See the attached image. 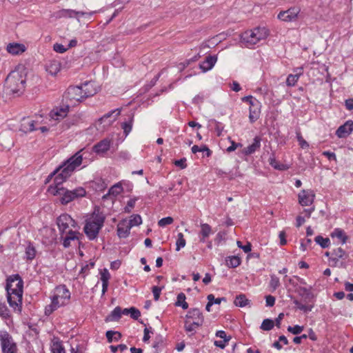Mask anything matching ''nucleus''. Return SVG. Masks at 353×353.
Here are the masks:
<instances>
[{"label": "nucleus", "instance_id": "obj_1", "mask_svg": "<svg viewBox=\"0 0 353 353\" xmlns=\"http://www.w3.org/2000/svg\"><path fill=\"white\" fill-rule=\"evenodd\" d=\"M98 91L99 87L93 81L85 82L81 85L70 86L63 94L62 103L70 107L73 106L88 97L94 96Z\"/></svg>", "mask_w": 353, "mask_h": 353}, {"label": "nucleus", "instance_id": "obj_2", "mask_svg": "<svg viewBox=\"0 0 353 353\" xmlns=\"http://www.w3.org/2000/svg\"><path fill=\"white\" fill-rule=\"evenodd\" d=\"M6 290L9 305L14 312L21 313L23 292V281L19 274L9 276L6 280Z\"/></svg>", "mask_w": 353, "mask_h": 353}, {"label": "nucleus", "instance_id": "obj_3", "mask_svg": "<svg viewBox=\"0 0 353 353\" xmlns=\"http://www.w3.org/2000/svg\"><path fill=\"white\" fill-rule=\"evenodd\" d=\"M80 152V151L77 152L65 162L63 165L59 166L49 175V177H53L56 175L54 178V185H50V187H62V183L71 175L72 172L77 167L81 164L83 158Z\"/></svg>", "mask_w": 353, "mask_h": 353}, {"label": "nucleus", "instance_id": "obj_4", "mask_svg": "<svg viewBox=\"0 0 353 353\" xmlns=\"http://www.w3.org/2000/svg\"><path fill=\"white\" fill-rule=\"evenodd\" d=\"M26 75V68H15L14 70L11 71L5 82L7 93L18 96L22 94L25 89Z\"/></svg>", "mask_w": 353, "mask_h": 353}, {"label": "nucleus", "instance_id": "obj_5", "mask_svg": "<svg viewBox=\"0 0 353 353\" xmlns=\"http://www.w3.org/2000/svg\"><path fill=\"white\" fill-rule=\"evenodd\" d=\"M104 214L99 208H95L90 218L86 221L84 226V232L90 240L94 239L105 221Z\"/></svg>", "mask_w": 353, "mask_h": 353}, {"label": "nucleus", "instance_id": "obj_6", "mask_svg": "<svg viewBox=\"0 0 353 353\" xmlns=\"http://www.w3.org/2000/svg\"><path fill=\"white\" fill-rule=\"evenodd\" d=\"M269 35V30L265 27H257L249 30L241 35V43L247 48H252L261 40L265 39Z\"/></svg>", "mask_w": 353, "mask_h": 353}, {"label": "nucleus", "instance_id": "obj_7", "mask_svg": "<svg viewBox=\"0 0 353 353\" xmlns=\"http://www.w3.org/2000/svg\"><path fill=\"white\" fill-rule=\"evenodd\" d=\"M48 192L54 196H60L62 204H67L70 201L85 195V190L83 188H78L73 190H68L63 187H49Z\"/></svg>", "mask_w": 353, "mask_h": 353}, {"label": "nucleus", "instance_id": "obj_8", "mask_svg": "<svg viewBox=\"0 0 353 353\" xmlns=\"http://www.w3.org/2000/svg\"><path fill=\"white\" fill-rule=\"evenodd\" d=\"M70 299V292L65 285H59L56 288L52 298V303L46 307V313H52L58 307L65 305Z\"/></svg>", "mask_w": 353, "mask_h": 353}, {"label": "nucleus", "instance_id": "obj_9", "mask_svg": "<svg viewBox=\"0 0 353 353\" xmlns=\"http://www.w3.org/2000/svg\"><path fill=\"white\" fill-rule=\"evenodd\" d=\"M2 353H17V346L12 336L6 331H0Z\"/></svg>", "mask_w": 353, "mask_h": 353}, {"label": "nucleus", "instance_id": "obj_10", "mask_svg": "<svg viewBox=\"0 0 353 353\" xmlns=\"http://www.w3.org/2000/svg\"><path fill=\"white\" fill-rule=\"evenodd\" d=\"M57 223L59 231L62 234L67 233L68 230H72V228H75L76 226L75 221L67 214H63L59 216L57 219Z\"/></svg>", "mask_w": 353, "mask_h": 353}, {"label": "nucleus", "instance_id": "obj_11", "mask_svg": "<svg viewBox=\"0 0 353 353\" xmlns=\"http://www.w3.org/2000/svg\"><path fill=\"white\" fill-rule=\"evenodd\" d=\"M299 12V8L295 7L291 8L287 10L280 12L277 17L283 21L291 22L297 19Z\"/></svg>", "mask_w": 353, "mask_h": 353}, {"label": "nucleus", "instance_id": "obj_12", "mask_svg": "<svg viewBox=\"0 0 353 353\" xmlns=\"http://www.w3.org/2000/svg\"><path fill=\"white\" fill-rule=\"evenodd\" d=\"M299 202L302 206H308L313 203L315 194L312 190H303L299 195Z\"/></svg>", "mask_w": 353, "mask_h": 353}, {"label": "nucleus", "instance_id": "obj_13", "mask_svg": "<svg viewBox=\"0 0 353 353\" xmlns=\"http://www.w3.org/2000/svg\"><path fill=\"white\" fill-rule=\"evenodd\" d=\"M69 108L70 106L68 105L63 103V105L57 107L50 111V117L53 120L60 121L68 115Z\"/></svg>", "mask_w": 353, "mask_h": 353}, {"label": "nucleus", "instance_id": "obj_14", "mask_svg": "<svg viewBox=\"0 0 353 353\" xmlns=\"http://www.w3.org/2000/svg\"><path fill=\"white\" fill-rule=\"evenodd\" d=\"M186 320L193 321L194 325H202L204 321V318L202 313L197 308H193L188 311L185 316Z\"/></svg>", "mask_w": 353, "mask_h": 353}, {"label": "nucleus", "instance_id": "obj_15", "mask_svg": "<svg viewBox=\"0 0 353 353\" xmlns=\"http://www.w3.org/2000/svg\"><path fill=\"white\" fill-rule=\"evenodd\" d=\"M348 254L341 248H337L331 252L330 262L332 263L331 265L336 267L339 265V259H345Z\"/></svg>", "mask_w": 353, "mask_h": 353}, {"label": "nucleus", "instance_id": "obj_16", "mask_svg": "<svg viewBox=\"0 0 353 353\" xmlns=\"http://www.w3.org/2000/svg\"><path fill=\"white\" fill-rule=\"evenodd\" d=\"M353 131V121H347L336 130V134L339 138H345Z\"/></svg>", "mask_w": 353, "mask_h": 353}, {"label": "nucleus", "instance_id": "obj_17", "mask_svg": "<svg viewBox=\"0 0 353 353\" xmlns=\"http://www.w3.org/2000/svg\"><path fill=\"white\" fill-rule=\"evenodd\" d=\"M111 141L108 139H104L95 144L92 150L98 154H104L110 148Z\"/></svg>", "mask_w": 353, "mask_h": 353}, {"label": "nucleus", "instance_id": "obj_18", "mask_svg": "<svg viewBox=\"0 0 353 353\" xmlns=\"http://www.w3.org/2000/svg\"><path fill=\"white\" fill-rule=\"evenodd\" d=\"M132 227L127 219L121 221L117 225V234L120 238H126L130 234Z\"/></svg>", "mask_w": 353, "mask_h": 353}, {"label": "nucleus", "instance_id": "obj_19", "mask_svg": "<svg viewBox=\"0 0 353 353\" xmlns=\"http://www.w3.org/2000/svg\"><path fill=\"white\" fill-rule=\"evenodd\" d=\"M7 52L12 55L21 54L26 50V47L24 44L19 43H10L6 46Z\"/></svg>", "mask_w": 353, "mask_h": 353}, {"label": "nucleus", "instance_id": "obj_20", "mask_svg": "<svg viewBox=\"0 0 353 353\" xmlns=\"http://www.w3.org/2000/svg\"><path fill=\"white\" fill-rule=\"evenodd\" d=\"M37 122L29 118H23L21 121L20 130L27 133L36 130Z\"/></svg>", "mask_w": 353, "mask_h": 353}, {"label": "nucleus", "instance_id": "obj_21", "mask_svg": "<svg viewBox=\"0 0 353 353\" xmlns=\"http://www.w3.org/2000/svg\"><path fill=\"white\" fill-rule=\"evenodd\" d=\"M261 146V139L256 137L253 143L243 150V153L245 155H250L254 153Z\"/></svg>", "mask_w": 353, "mask_h": 353}, {"label": "nucleus", "instance_id": "obj_22", "mask_svg": "<svg viewBox=\"0 0 353 353\" xmlns=\"http://www.w3.org/2000/svg\"><path fill=\"white\" fill-rule=\"evenodd\" d=\"M199 232L200 242H205V239L212 233L211 226L208 223H201Z\"/></svg>", "mask_w": 353, "mask_h": 353}, {"label": "nucleus", "instance_id": "obj_23", "mask_svg": "<svg viewBox=\"0 0 353 353\" xmlns=\"http://www.w3.org/2000/svg\"><path fill=\"white\" fill-rule=\"evenodd\" d=\"M110 279V274L107 269H103L101 271V280L102 281V294H104L108 288L109 279Z\"/></svg>", "mask_w": 353, "mask_h": 353}, {"label": "nucleus", "instance_id": "obj_24", "mask_svg": "<svg viewBox=\"0 0 353 353\" xmlns=\"http://www.w3.org/2000/svg\"><path fill=\"white\" fill-rule=\"evenodd\" d=\"M63 12L64 16H68L69 17H91L94 14V12H84L73 10H64Z\"/></svg>", "mask_w": 353, "mask_h": 353}, {"label": "nucleus", "instance_id": "obj_25", "mask_svg": "<svg viewBox=\"0 0 353 353\" xmlns=\"http://www.w3.org/2000/svg\"><path fill=\"white\" fill-rule=\"evenodd\" d=\"M65 236L61 234V238L63 239V245L65 248H68L70 245V241L77 239V232L72 230H68L67 233H65Z\"/></svg>", "mask_w": 353, "mask_h": 353}, {"label": "nucleus", "instance_id": "obj_26", "mask_svg": "<svg viewBox=\"0 0 353 353\" xmlns=\"http://www.w3.org/2000/svg\"><path fill=\"white\" fill-rule=\"evenodd\" d=\"M50 348L52 353H65L62 343L57 338L52 341Z\"/></svg>", "mask_w": 353, "mask_h": 353}, {"label": "nucleus", "instance_id": "obj_27", "mask_svg": "<svg viewBox=\"0 0 353 353\" xmlns=\"http://www.w3.org/2000/svg\"><path fill=\"white\" fill-rule=\"evenodd\" d=\"M250 301L247 299L246 296L243 294H241L236 296L234 304L240 307H243L246 305H250Z\"/></svg>", "mask_w": 353, "mask_h": 353}, {"label": "nucleus", "instance_id": "obj_28", "mask_svg": "<svg viewBox=\"0 0 353 353\" xmlns=\"http://www.w3.org/2000/svg\"><path fill=\"white\" fill-rule=\"evenodd\" d=\"M122 191L123 188L121 185L119 183H117L110 188L108 194L103 196V199H106L110 195L116 196L119 195Z\"/></svg>", "mask_w": 353, "mask_h": 353}, {"label": "nucleus", "instance_id": "obj_29", "mask_svg": "<svg viewBox=\"0 0 353 353\" xmlns=\"http://www.w3.org/2000/svg\"><path fill=\"white\" fill-rule=\"evenodd\" d=\"M332 237H336L341 241L343 244L345 243L347 240V236L344 231L340 228H336L332 233Z\"/></svg>", "mask_w": 353, "mask_h": 353}, {"label": "nucleus", "instance_id": "obj_30", "mask_svg": "<svg viewBox=\"0 0 353 353\" xmlns=\"http://www.w3.org/2000/svg\"><path fill=\"white\" fill-rule=\"evenodd\" d=\"M105 336L109 343H112L113 341H118L121 338V334L119 332L112 330L107 331Z\"/></svg>", "mask_w": 353, "mask_h": 353}, {"label": "nucleus", "instance_id": "obj_31", "mask_svg": "<svg viewBox=\"0 0 353 353\" xmlns=\"http://www.w3.org/2000/svg\"><path fill=\"white\" fill-rule=\"evenodd\" d=\"M241 264V259L239 256H232L226 259V265L229 268H236Z\"/></svg>", "mask_w": 353, "mask_h": 353}, {"label": "nucleus", "instance_id": "obj_32", "mask_svg": "<svg viewBox=\"0 0 353 353\" xmlns=\"http://www.w3.org/2000/svg\"><path fill=\"white\" fill-rule=\"evenodd\" d=\"M185 295L183 293H179L177 296V300L175 303L176 306H181L183 310L188 308V304L185 301Z\"/></svg>", "mask_w": 353, "mask_h": 353}, {"label": "nucleus", "instance_id": "obj_33", "mask_svg": "<svg viewBox=\"0 0 353 353\" xmlns=\"http://www.w3.org/2000/svg\"><path fill=\"white\" fill-rule=\"evenodd\" d=\"M201 326V325H193V321L190 320H185L184 323V328L185 331L192 334H194L196 332V330Z\"/></svg>", "mask_w": 353, "mask_h": 353}, {"label": "nucleus", "instance_id": "obj_34", "mask_svg": "<svg viewBox=\"0 0 353 353\" xmlns=\"http://www.w3.org/2000/svg\"><path fill=\"white\" fill-rule=\"evenodd\" d=\"M315 242L320 245L321 248H326L330 245V241L328 238H323L322 236H316L314 239Z\"/></svg>", "mask_w": 353, "mask_h": 353}, {"label": "nucleus", "instance_id": "obj_35", "mask_svg": "<svg viewBox=\"0 0 353 353\" xmlns=\"http://www.w3.org/2000/svg\"><path fill=\"white\" fill-rule=\"evenodd\" d=\"M274 326V322L270 319H264L262 322L260 328L264 331L271 330Z\"/></svg>", "mask_w": 353, "mask_h": 353}, {"label": "nucleus", "instance_id": "obj_36", "mask_svg": "<svg viewBox=\"0 0 353 353\" xmlns=\"http://www.w3.org/2000/svg\"><path fill=\"white\" fill-rule=\"evenodd\" d=\"M132 122L133 115L130 116L128 121L122 123L121 127L122 129L123 130L125 136H127L130 132L132 127Z\"/></svg>", "mask_w": 353, "mask_h": 353}, {"label": "nucleus", "instance_id": "obj_37", "mask_svg": "<svg viewBox=\"0 0 353 353\" xmlns=\"http://www.w3.org/2000/svg\"><path fill=\"white\" fill-rule=\"evenodd\" d=\"M252 107L250 105L249 119L251 123H254L259 118L260 110L257 108L252 109Z\"/></svg>", "mask_w": 353, "mask_h": 353}, {"label": "nucleus", "instance_id": "obj_38", "mask_svg": "<svg viewBox=\"0 0 353 353\" xmlns=\"http://www.w3.org/2000/svg\"><path fill=\"white\" fill-rule=\"evenodd\" d=\"M36 250L30 243L26 248V256L28 260H32L35 257Z\"/></svg>", "mask_w": 353, "mask_h": 353}, {"label": "nucleus", "instance_id": "obj_39", "mask_svg": "<svg viewBox=\"0 0 353 353\" xmlns=\"http://www.w3.org/2000/svg\"><path fill=\"white\" fill-rule=\"evenodd\" d=\"M301 72L296 73L295 74H290L288 75L287 80H286V84L288 86H294L296 83L297 82Z\"/></svg>", "mask_w": 353, "mask_h": 353}, {"label": "nucleus", "instance_id": "obj_40", "mask_svg": "<svg viewBox=\"0 0 353 353\" xmlns=\"http://www.w3.org/2000/svg\"><path fill=\"white\" fill-rule=\"evenodd\" d=\"M217 61V56L214 55H208L205 57L204 61H203V64H206L207 66H214Z\"/></svg>", "mask_w": 353, "mask_h": 353}, {"label": "nucleus", "instance_id": "obj_41", "mask_svg": "<svg viewBox=\"0 0 353 353\" xmlns=\"http://www.w3.org/2000/svg\"><path fill=\"white\" fill-rule=\"evenodd\" d=\"M131 227L137 226L141 224L142 219L140 215L133 214L130 216V219L128 220Z\"/></svg>", "mask_w": 353, "mask_h": 353}, {"label": "nucleus", "instance_id": "obj_42", "mask_svg": "<svg viewBox=\"0 0 353 353\" xmlns=\"http://www.w3.org/2000/svg\"><path fill=\"white\" fill-rule=\"evenodd\" d=\"M186 243L185 239H184L183 234L182 233H179L177 235V240L176 242V250L179 251L181 248L185 247Z\"/></svg>", "mask_w": 353, "mask_h": 353}, {"label": "nucleus", "instance_id": "obj_43", "mask_svg": "<svg viewBox=\"0 0 353 353\" xmlns=\"http://www.w3.org/2000/svg\"><path fill=\"white\" fill-rule=\"evenodd\" d=\"M279 286H280L279 279L274 274L271 275L270 276V287L272 289L273 291H274Z\"/></svg>", "mask_w": 353, "mask_h": 353}, {"label": "nucleus", "instance_id": "obj_44", "mask_svg": "<svg viewBox=\"0 0 353 353\" xmlns=\"http://www.w3.org/2000/svg\"><path fill=\"white\" fill-rule=\"evenodd\" d=\"M0 316L3 319H8L10 317V311L4 303H0Z\"/></svg>", "mask_w": 353, "mask_h": 353}, {"label": "nucleus", "instance_id": "obj_45", "mask_svg": "<svg viewBox=\"0 0 353 353\" xmlns=\"http://www.w3.org/2000/svg\"><path fill=\"white\" fill-rule=\"evenodd\" d=\"M207 152V156L210 157L211 155V151L205 145H203L201 148H199L198 145H194L192 148V153L195 154L197 152Z\"/></svg>", "mask_w": 353, "mask_h": 353}, {"label": "nucleus", "instance_id": "obj_46", "mask_svg": "<svg viewBox=\"0 0 353 353\" xmlns=\"http://www.w3.org/2000/svg\"><path fill=\"white\" fill-rule=\"evenodd\" d=\"M174 219L171 216H168L160 219L158 222V225L160 227H165L168 225H170L173 223Z\"/></svg>", "mask_w": 353, "mask_h": 353}, {"label": "nucleus", "instance_id": "obj_47", "mask_svg": "<svg viewBox=\"0 0 353 353\" xmlns=\"http://www.w3.org/2000/svg\"><path fill=\"white\" fill-rule=\"evenodd\" d=\"M121 316V309L120 307H116L111 312V320H118Z\"/></svg>", "mask_w": 353, "mask_h": 353}, {"label": "nucleus", "instance_id": "obj_48", "mask_svg": "<svg viewBox=\"0 0 353 353\" xmlns=\"http://www.w3.org/2000/svg\"><path fill=\"white\" fill-rule=\"evenodd\" d=\"M303 330V327L300 325H294L293 327L289 326L288 331L292 333L293 334H299Z\"/></svg>", "mask_w": 353, "mask_h": 353}, {"label": "nucleus", "instance_id": "obj_49", "mask_svg": "<svg viewBox=\"0 0 353 353\" xmlns=\"http://www.w3.org/2000/svg\"><path fill=\"white\" fill-rule=\"evenodd\" d=\"M45 72L48 75L56 77L60 72L59 68H44Z\"/></svg>", "mask_w": 353, "mask_h": 353}, {"label": "nucleus", "instance_id": "obj_50", "mask_svg": "<svg viewBox=\"0 0 353 353\" xmlns=\"http://www.w3.org/2000/svg\"><path fill=\"white\" fill-rule=\"evenodd\" d=\"M294 305L296 306V307L299 310H300L301 311H303L304 312H307L311 310V307H310L302 304L301 303H300L297 300L294 301Z\"/></svg>", "mask_w": 353, "mask_h": 353}, {"label": "nucleus", "instance_id": "obj_51", "mask_svg": "<svg viewBox=\"0 0 353 353\" xmlns=\"http://www.w3.org/2000/svg\"><path fill=\"white\" fill-rule=\"evenodd\" d=\"M53 49L57 52L63 53L68 50V48L60 43H55L54 44Z\"/></svg>", "mask_w": 353, "mask_h": 353}, {"label": "nucleus", "instance_id": "obj_52", "mask_svg": "<svg viewBox=\"0 0 353 353\" xmlns=\"http://www.w3.org/2000/svg\"><path fill=\"white\" fill-rule=\"evenodd\" d=\"M296 137L299 143L302 148H309V144L305 140H304V139L299 132L296 134Z\"/></svg>", "mask_w": 353, "mask_h": 353}, {"label": "nucleus", "instance_id": "obj_53", "mask_svg": "<svg viewBox=\"0 0 353 353\" xmlns=\"http://www.w3.org/2000/svg\"><path fill=\"white\" fill-rule=\"evenodd\" d=\"M162 288H160V287H158V286H154L152 288V293H153V295H154V299L155 301H158L159 299V297H160V294H161V290H162Z\"/></svg>", "mask_w": 353, "mask_h": 353}, {"label": "nucleus", "instance_id": "obj_54", "mask_svg": "<svg viewBox=\"0 0 353 353\" xmlns=\"http://www.w3.org/2000/svg\"><path fill=\"white\" fill-rule=\"evenodd\" d=\"M111 351L112 353H116V352L119 350L120 351L123 352L125 350H127V345L125 344H120L117 346L111 345L110 347Z\"/></svg>", "mask_w": 353, "mask_h": 353}, {"label": "nucleus", "instance_id": "obj_55", "mask_svg": "<svg viewBox=\"0 0 353 353\" xmlns=\"http://www.w3.org/2000/svg\"><path fill=\"white\" fill-rule=\"evenodd\" d=\"M120 112H121V110H120L119 109H116V110H113V111H112V112H109V113H108V114H105L104 116H103L101 118H100V119H99V121H99V122H100V123H102L105 119H108V118L112 116V114L113 113H114V112H117L116 116H118V115H119Z\"/></svg>", "mask_w": 353, "mask_h": 353}, {"label": "nucleus", "instance_id": "obj_56", "mask_svg": "<svg viewBox=\"0 0 353 353\" xmlns=\"http://www.w3.org/2000/svg\"><path fill=\"white\" fill-rule=\"evenodd\" d=\"M275 297L272 295H268L265 296L266 306L272 307L275 303Z\"/></svg>", "mask_w": 353, "mask_h": 353}, {"label": "nucleus", "instance_id": "obj_57", "mask_svg": "<svg viewBox=\"0 0 353 353\" xmlns=\"http://www.w3.org/2000/svg\"><path fill=\"white\" fill-rule=\"evenodd\" d=\"M174 165L176 166L180 167L181 169H185L187 167L186 159L183 158L179 160H176L174 161Z\"/></svg>", "mask_w": 353, "mask_h": 353}, {"label": "nucleus", "instance_id": "obj_58", "mask_svg": "<svg viewBox=\"0 0 353 353\" xmlns=\"http://www.w3.org/2000/svg\"><path fill=\"white\" fill-rule=\"evenodd\" d=\"M130 316L133 319H138V318L141 316V312L139 310L136 309L134 307H131Z\"/></svg>", "mask_w": 353, "mask_h": 353}, {"label": "nucleus", "instance_id": "obj_59", "mask_svg": "<svg viewBox=\"0 0 353 353\" xmlns=\"http://www.w3.org/2000/svg\"><path fill=\"white\" fill-rule=\"evenodd\" d=\"M207 299L208 300V303L206 305L205 310L208 312H210V307L213 305V302L212 301H214V295L210 294L208 295Z\"/></svg>", "mask_w": 353, "mask_h": 353}, {"label": "nucleus", "instance_id": "obj_60", "mask_svg": "<svg viewBox=\"0 0 353 353\" xmlns=\"http://www.w3.org/2000/svg\"><path fill=\"white\" fill-rule=\"evenodd\" d=\"M312 243V240L310 239H307L305 241H302L301 243V249L302 251H305L307 247Z\"/></svg>", "mask_w": 353, "mask_h": 353}, {"label": "nucleus", "instance_id": "obj_61", "mask_svg": "<svg viewBox=\"0 0 353 353\" xmlns=\"http://www.w3.org/2000/svg\"><path fill=\"white\" fill-rule=\"evenodd\" d=\"M216 336L223 339L224 341H229L230 337L227 338L226 333L225 331L219 330L216 333Z\"/></svg>", "mask_w": 353, "mask_h": 353}, {"label": "nucleus", "instance_id": "obj_62", "mask_svg": "<svg viewBox=\"0 0 353 353\" xmlns=\"http://www.w3.org/2000/svg\"><path fill=\"white\" fill-rule=\"evenodd\" d=\"M231 145L227 148V152H231L234 151L239 146H241V143H236L234 141L231 142Z\"/></svg>", "mask_w": 353, "mask_h": 353}, {"label": "nucleus", "instance_id": "obj_63", "mask_svg": "<svg viewBox=\"0 0 353 353\" xmlns=\"http://www.w3.org/2000/svg\"><path fill=\"white\" fill-rule=\"evenodd\" d=\"M280 244L284 245L286 244L287 241L285 239V233L284 231H281L279 233Z\"/></svg>", "mask_w": 353, "mask_h": 353}, {"label": "nucleus", "instance_id": "obj_64", "mask_svg": "<svg viewBox=\"0 0 353 353\" xmlns=\"http://www.w3.org/2000/svg\"><path fill=\"white\" fill-rule=\"evenodd\" d=\"M346 108L349 110H353V99H349L345 101Z\"/></svg>", "mask_w": 353, "mask_h": 353}]
</instances>
